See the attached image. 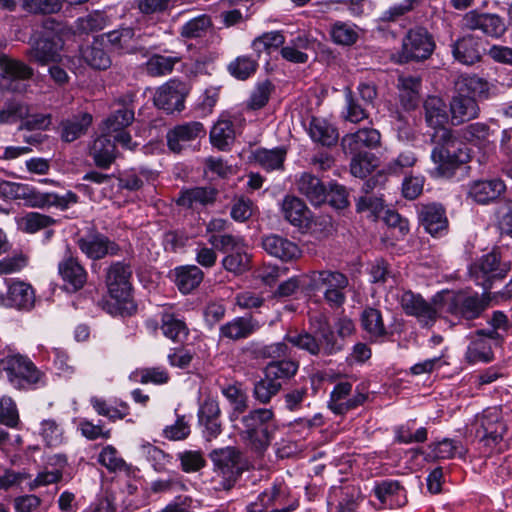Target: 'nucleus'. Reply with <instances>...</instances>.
<instances>
[{
    "label": "nucleus",
    "mask_w": 512,
    "mask_h": 512,
    "mask_svg": "<svg viewBox=\"0 0 512 512\" xmlns=\"http://www.w3.org/2000/svg\"><path fill=\"white\" fill-rule=\"evenodd\" d=\"M63 46V40L59 35V29H46L44 34L37 39L34 47V59L46 63L56 61L60 57L59 51Z\"/></svg>",
    "instance_id": "4be33fe9"
},
{
    "label": "nucleus",
    "mask_w": 512,
    "mask_h": 512,
    "mask_svg": "<svg viewBox=\"0 0 512 512\" xmlns=\"http://www.w3.org/2000/svg\"><path fill=\"white\" fill-rule=\"evenodd\" d=\"M308 132L314 142L323 146H333L339 139L336 127L324 118L313 117Z\"/></svg>",
    "instance_id": "72a5a7b5"
},
{
    "label": "nucleus",
    "mask_w": 512,
    "mask_h": 512,
    "mask_svg": "<svg viewBox=\"0 0 512 512\" xmlns=\"http://www.w3.org/2000/svg\"><path fill=\"white\" fill-rule=\"evenodd\" d=\"M30 285L22 281H14L8 287L7 295L0 293V305L19 310L28 309L30 305Z\"/></svg>",
    "instance_id": "e433bc0d"
},
{
    "label": "nucleus",
    "mask_w": 512,
    "mask_h": 512,
    "mask_svg": "<svg viewBox=\"0 0 512 512\" xmlns=\"http://www.w3.org/2000/svg\"><path fill=\"white\" fill-rule=\"evenodd\" d=\"M9 382L17 389H28L31 385V362L20 354L9 355L1 361Z\"/></svg>",
    "instance_id": "2eb2a0df"
},
{
    "label": "nucleus",
    "mask_w": 512,
    "mask_h": 512,
    "mask_svg": "<svg viewBox=\"0 0 512 512\" xmlns=\"http://www.w3.org/2000/svg\"><path fill=\"white\" fill-rule=\"evenodd\" d=\"M215 191L210 188L195 187L185 190L177 200V204L187 208H193L195 205H206L215 199Z\"/></svg>",
    "instance_id": "603ef678"
},
{
    "label": "nucleus",
    "mask_w": 512,
    "mask_h": 512,
    "mask_svg": "<svg viewBox=\"0 0 512 512\" xmlns=\"http://www.w3.org/2000/svg\"><path fill=\"white\" fill-rule=\"evenodd\" d=\"M80 251L92 260H99L107 255H117L120 247L101 233H92L77 240Z\"/></svg>",
    "instance_id": "4468645a"
},
{
    "label": "nucleus",
    "mask_w": 512,
    "mask_h": 512,
    "mask_svg": "<svg viewBox=\"0 0 512 512\" xmlns=\"http://www.w3.org/2000/svg\"><path fill=\"white\" fill-rule=\"evenodd\" d=\"M299 369L298 361L291 359H282L270 362L265 370L266 376L272 377V379L281 382L286 381L294 377Z\"/></svg>",
    "instance_id": "09e8293b"
},
{
    "label": "nucleus",
    "mask_w": 512,
    "mask_h": 512,
    "mask_svg": "<svg viewBox=\"0 0 512 512\" xmlns=\"http://www.w3.org/2000/svg\"><path fill=\"white\" fill-rule=\"evenodd\" d=\"M457 91L472 96L475 99H486L489 97L490 85L485 79L475 74H466L459 77L457 82Z\"/></svg>",
    "instance_id": "c03bdc74"
},
{
    "label": "nucleus",
    "mask_w": 512,
    "mask_h": 512,
    "mask_svg": "<svg viewBox=\"0 0 512 512\" xmlns=\"http://www.w3.org/2000/svg\"><path fill=\"white\" fill-rule=\"evenodd\" d=\"M425 119L427 124L434 129L446 128L447 112L444 102L438 97H429L425 103Z\"/></svg>",
    "instance_id": "49530a36"
},
{
    "label": "nucleus",
    "mask_w": 512,
    "mask_h": 512,
    "mask_svg": "<svg viewBox=\"0 0 512 512\" xmlns=\"http://www.w3.org/2000/svg\"><path fill=\"white\" fill-rule=\"evenodd\" d=\"M452 53L455 60L464 65H473L481 59L478 41L471 35L458 39L452 46Z\"/></svg>",
    "instance_id": "4c0bfd02"
},
{
    "label": "nucleus",
    "mask_w": 512,
    "mask_h": 512,
    "mask_svg": "<svg viewBox=\"0 0 512 512\" xmlns=\"http://www.w3.org/2000/svg\"><path fill=\"white\" fill-rule=\"evenodd\" d=\"M222 394L233 406L230 419L236 421L248 408L247 394L237 385H228L222 388Z\"/></svg>",
    "instance_id": "5fc2aeb1"
},
{
    "label": "nucleus",
    "mask_w": 512,
    "mask_h": 512,
    "mask_svg": "<svg viewBox=\"0 0 512 512\" xmlns=\"http://www.w3.org/2000/svg\"><path fill=\"white\" fill-rule=\"evenodd\" d=\"M353 157L350 163V171L353 176L365 178L375 167L374 154L367 151L350 153Z\"/></svg>",
    "instance_id": "13d9d810"
},
{
    "label": "nucleus",
    "mask_w": 512,
    "mask_h": 512,
    "mask_svg": "<svg viewBox=\"0 0 512 512\" xmlns=\"http://www.w3.org/2000/svg\"><path fill=\"white\" fill-rule=\"evenodd\" d=\"M510 269V263L502 262L499 254L491 251L470 265L469 275L476 285L488 291L493 281L505 277Z\"/></svg>",
    "instance_id": "39448f33"
},
{
    "label": "nucleus",
    "mask_w": 512,
    "mask_h": 512,
    "mask_svg": "<svg viewBox=\"0 0 512 512\" xmlns=\"http://www.w3.org/2000/svg\"><path fill=\"white\" fill-rule=\"evenodd\" d=\"M282 384L272 377L266 376L254 384L253 397L261 404H268L281 390Z\"/></svg>",
    "instance_id": "4d7b16f0"
},
{
    "label": "nucleus",
    "mask_w": 512,
    "mask_h": 512,
    "mask_svg": "<svg viewBox=\"0 0 512 512\" xmlns=\"http://www.w3.org/2000/svg\"><path fill=\"white\" fill-rule=\"evenodd\" d=\"M235 130L233 122L227 118H220L210 131V140L213 146L225 150L233 143Z\"/></svg>",
    "instance_id": "a18cd8bd"
},
{
    "label": "nucleus",
    "mask_w": 512,
    "mask_h": 512,
    "mask_svg": "<svg viewBox=\"0 0 512 512\" xmlns=\"http://www.w3.org/2000/svg\"><path fill=\"white\" fill-rule=\"evenodd\" d=\"M401 306L406 315L417 319L422 327H431L439 317L435 304L427 302L421 295L405 291L400 299Z\"/></svg>",
    "instance_id": "9b49d317"
},
{
    "label": "nucleus",
    "mask_w": 512,
    "mask_h": 512,
    "mask_svg": "<svg viewBox=\"0 0 512 512\" xmlns=\"http://www.w3.org/2000/svg\"><path fill=\"white\" fill-rule=\"evenodd\" d=\"M431 141L435 144L431 158L441 176H453L455 170L471 158L466 145L454 137L448 128H440L433 132Z\"/></svg>",
    "instance_id": "7ed1b4c3"
},
{
    "label": "nucleus",
    "mask_w": 512,
    "mask_h": 512,
    "mask_svg": "<svg viewBox=\"0 0 512 512\" xmlns=\"http://www.w3.org/2000/svg\"><path fill=\"white\" fill-rule=\"evenodd\" d=\"M133 376L141 384L153 383L156 385L166 384L169 379V373L164 367H149L137 369Z\"/></svg>",
    "instance_id": "0e129e2a"
},
{
    "label": "nucleus",
    "mask_w": 512,
    "mask_h": 512,
    "mask_svg": "<svg viewBox=\"0 0 512 512\" xmlns=\"http://www.w3.org/2000/svg\"><path fill=\"white\" fill-rule=\"evenodd\" d=\"M89 155L97 167L109 168L117 158L116 145L111 136L102 132V135L97 137L90 146Z\"/></svg>",
    "instance_id": "c85d7f7f"
},
{
    "label": "nucleus",
    "mask_w": 512,
    "mask_h": 512,
    "mask_svg": "<svg viewBox=\"0 0 512 512\" xmlns=\"http://www.w3.org/2000/svg\"><path fill=\"white\" fill-rule=\"evenodd\" d=\"M287 151L283 147L273 149L258 148L253 152V159L266 171L282 170Z\"/></svg>",
    "instance_id": "ea45409f"
},
{
    "label": "nucleus",
    "mask_w": 512,
    "mask_h": 512,
    "mask_svg": "<svg viewBox=\"0 0 512 512\" xmlns=\"http://www.w3.org/2000/svg\"><path fill=\"white\" fill-rule=\"evenodd\" d=\"M331 40L341 46H351L359 38L357 26L348 22L336 21L330 28Z\"/></svg>",
    "instance_id": "3c124183"
},
{
    "label": "nucleus",
    "mask_w": 512,
    "mask_h": 512,
    "mask_svg": "<svg viewBox=\"0 0 512 512\" xmlns=\"http://www.w3.org/2000/svg\"><path fill=\"white\" fill-rule=\"evenodd\" d=\"M452 122L461 124L478 116L479 106L474 97L458 91L450 103Z\"/></svg>",
    "instance_id": "c756f323"
},
{
    "label": "nucleus",
    "mask_w": 512,
    "mask_h": 512,
    "mask_svg": "<svg viewBox=\"0 0 512 512\" xmlns=\"http://www.w3.org/2000/svg\"><path fill=\"white\" fill-rule=\"evenodd\" d=\"M433 456L437 459H451L456 455H463L465 453L461 442L444 438L437 443L431 444Z\"/></svg>",
    "instance_id": "69168bd1"
},
{
    "label": "nucleus",
    "mask_w": 512,
    "mask_h": 512,
    "mask_svg": "<svg viewBox=\"0 0 512 512\" xmlns=\"http://www.w3.org/2000/svg\"><path fill=\"white\" fill-rule=\"evenodd\" d=\"M205 135L202 123L194 121L175 126L167 133V143L170 150L179 153L190 142Z\"/></svg>",
    "instance_id": "412c9836"
},
{
    "label": "nucleus",
    "mask_w": 512,
    "mask_h": 512,
    "mask_svg": "<svg viewBox=\"0 0 512 512\" xmlns=\"http://www.w3.org/2000/svg\"><path fill=\"white\" fill-rule=\"evenodd\" d=\"M220 417L219 402L212 397H206L199 406L198 422L203 427L202 433L207 441H211L221 434L222 423Z\"/></svg>",
    "instance_id": "dca6fc26"
},
{
    "label": "nucleus",
    "mask_w": 512,
    "mask_h": 512,
    "mask_svg": "<svg viewBox=\"0 0 512 512\" xmlns=\"http://www.w3.org/2000/svg\"><path fill=\"white\" fill-rule=\"evenodd\" d=\"M257 59L252 56H239L228 65L230 74L237 79L245 80L256 72Z\"/></svg>",
    "instance_id": "bf43d9fd"
},
{
    "label": "nucleus",
    "mask_w": 512,
    "mask_h": 512,
    "mask_svg": "<svg viewBox=\"0 0 512 512\" xmlns=\"http://www.w3.org/2000/svg\"><path fill=\"white\" fill-rule=\"evenodd\" d=\"M31 70L19 60L0 56V92L23 93L29 86Z\"/></svg>",
    "instance_id": "6e6552de"
},
{
    "label": "nucleus",
    "mask_w": 512,
    "mask_h": 512,
    "mask_svg": "<svg viewBox=\"0 0 512 512\" xmlns=\"http://www.w3.org/2000/svg\"><path fill=\"white\" fill-rule=\"evenodd\" d=\"M418 218L425 231L433 237H442L448 233L449 222L444 207L432 203L422 205Z\"/></svg>",
    "instance_id": "a211bd4d"
},
{
    "label": "nucleus",
    "mask_w": 512,
    "mask_h": 512,
    "mask_svg": "<svg viewBox=\"0 0 512 512\" xmlns=\"http://www.w3.org/2000/svg\"><path fill=\"white\" fill-rule=\"evenodd\" d=\"M315 288L324 287L323 292L326 303L331 308H340L346 301V288L349 285L347 276L339 271L321 270L313 271L310 276Z\"/></svg>",
    "instance_id": "423d86ee"
},
{
    "label": "nucleus",
    "mask_w": 512,
    "mask_h": 512,
    "mask_svg": "<svg viewBox=\"0 0 512 512\" xmlns=\"http://www.w3.org/2000/svg\"><path fill=\"white\" fill-rule=\"evenodd\" d=\"M210 458L216 471L224 477H230L239 464L240 453L234 447H226L212 451Z\"/></svg>",
    "instance_id": "f704fd0d"
},
{
    "label": "nucleus",
    "mask_w": 512,
    "mask_h": 512,
    "mask_svg": "<svg viewBox=\"0 0 512 512\" xmlns=\"http://www.w3.org/2000/svg\"><path fill=\"white\" fill-rule=\"evenodd\" d=\"M58 272L65 289L69 292L81 290L87 282L88 273L86 269L70 251H67L63 259L59 262Z\"/></svg>",
    "instance_id": "ddd939ff"
},
{
    "label": "nucleus",
    "mask_w": 512,
    "mask_h": 512,
    "mask_svg": "<svg viewBox=\"0 0 512 512\" xmlns=\"http://www.w3.org/2000/svg\"><path fill=\"white\" fill-rule=\"evenodd\" d=\"M188 93L189 89L185 82L171 79L157 89L153 97L154 104L168 113L180 112L184 109Z\"/></svg>",
    "instance_id": "9d476101"
},
{
    "label": "nucleus",
    "mask_w": 512,
    "mask_h": 512,
    "mask_svg": "<svg viewBox=\"0 0 512 512\" xmlns=\"http://www.w3.org/2000/svg\"><path fill=\"white\" fill-rule=\"evenodd\" d=\"M284 340L294 347L305 350L311 355L321 353V346L317 340L309 333H288L284 336Z\"/></svg>",
    "instance_id": "774afa93"
},
{
    "label": "nucleus",
    "mask_w": 512,
    "mask_h": 512,
    "mask_svg": "<svg viewBox=\"0 0 512 512\" xmlns=\"http://www.w3.org/2000/svg\"><path fill=\"white\" fill-rule=\"evenodd\" d=\"M435 43L429 32L422 27L408 31L402 41V50L396 61L405 63L410 60L427 59L433 52Z\"/></svg>",
    "instance_id": "0eeeda50"
},
{
    "label": "nucleus",
    "mask_w": 512,
    "mask_h": 512,
    "mask_svg": "<svg viewBox=\"0 0 512 512\" xmlns=\"http://www.w3.org/2000/svg\"><path fill=\"white\" fill-rule=\"evenodd\" d=\"M487 306L488 302L478 293L473 295L459 294L452 298L447 311L466 320H473L478 318Z\"/></svg>",
    "instance_id": "6ab92c4d"
},
{
    "label": "nucleus",
    "mask_w": 512,
    "mask_h": 512,
    "mask_svg": "<svg viewBox=\"0 0 512 512\" xmlns=\"http://www.w3.org/2000/svg\"><path fill=\"white\" fill-rule=\"evenodd\" d=\"M261 327L262 324L251 315L238 316L220 326L219 338L231 341L247 339Z\"/></svg>",
    "instance_id": "aec40b11"
},
{
    "label": "nucleus",
    "mask_w": 512,
    "mask_h": 512,
    "mask_svg": "<svg viewBox=\"0 0 512 512\" xmlns=\"http://www.w3.org/2000/svg\"><path fill=\"white\" fill-rule=\"evenodd\" d=\"M374 494L384 506L390 509L400 508L407 502L406 490L397 480L386 479L377 482Z\"/></svg>",
    "instance_id": "5701e85b"
},
{
    "label": "nucleus",
    "mask_w": 512,
    "mask_h": 512,
    "mask_svg": "<svg viewBox=\"0 0 512 512\" xmlns=\"http://www.w3.org/2000/svg\"><path fill=\"white\" fill-rule=\"evenodd\" d=\"M284 43L285 37L281 32L271 31L256 37L252 41L251 47L259 58L262 53L270 55Z\"/></svg>",
    "instance_id": "864d4df0"
},
{
    "label": "nucleus",
    "mask_w": 512,
    "mask_h": 512,
    "mask_svg": "<svg viewBox=\"0 0 512 512\" xmlns=\"http://www.w3.org/2000/svg\"><path fill=\"white\" fill-rule=\"evenodd\" d=\"M368 106L359 101L357 95L350 89H345V110L343 117L351 123H359L368 118Z\"/></svg>",
    "instance_id": "8fccbe9b"
},
{
    "label": "nucleus",
    "mask_w": 512,
    "mask_h": 512,
    "mask_svg": "<svg viewBox=\"0 0 512 512\" xmlns=\"http://www.w3.org/2000/svg\"><path fill=\"white\" fill-rule=\"evenodd\" d=\"M297 188L300 194L304 195L312 205L319 206L327 198L326 188L321 180L310 174L303 173L297 180Z\"/></svg>",
    "instance_id": "473e14b6"
},
{
    "label": "nucleus",
    "mask_w": 512,
    "mask_h": 512,
    "mask_svg": "<svg viewBox=\"0 0 512 512\" xmlns=\"http://www.w3.org/2000/svg\"><path fill=\"white\" fill-rule=\"evenodd\" d=\"M381 135L374 128L359 129L342 138L341 145L345 153H356L363 148L373 149L379 146Z\"/></svg>",
    "instance_id": "a878e982"
},
{
    "label": "nucleus",
    "mask_w": 512,
    "mask_h": 512,
    "mask_svg": "<svg viewBox=\"0 0 512 512\" xmlns=\"http://www.w3.org/2000/svg\"><path fill=\"white\" fill-rule=\"evenodd\" d=\"M81 57L93 69H108L111 66V58L104 50V35L95 37L89 46L81 49Z\"/></svg>",
    "instance_id": "7c9ffc66"
},
{
    "label": "nucleus",
    "mask_w": 512,
    "mask_h": 512,
    "mask_svg": "<svg viewBox=\"0 0 512 512\" xmlns=\"http://www.w3.org/2000/svg\"><path fill=\"white\" fill-rule=\"evenodd\" d=\"M271 502L273 512H291L298 506V501L290 496L289 488L284 483H275L271 488L266 489Z\"/></svg>",
    "instance_id": "c9c22d12"
},
{
    "label": "nucleus",
    "mask_w": 512,
    "mask_h": 512,
    "mask_svg": "<svg viewBox=\"0 0 512 512\" xmlns=\"http://www.w3.org/2000/svg\"><path fill=\"white\" fill-rule=\"evenodd\" d=\"M417 158L412 151H404L398 157L387 164L383 171H379L375 176L370 178L364 184V189L368 192L373 189L377 184H384L386 181V174L400 175L405 168H410L415 165Z\"/></svg>",
    "instance_id": "cd10ccee"
},
{
    "label": "nucleus",
    "mask_w": 512,
    "mask_h": 512,
    "mask_svg": "<svg viewBox=\"0 0 512 512\" xmlns=\"http://www.w3.org/2000/svg\"><path fill=\"white\" fill-rule=\"evenodd\" d=\"M90 404L95 412L115 422L121 420L129 414V406L125 402H119L116 405H110L106 400L93 396L90 398Z\"/></svg>",
    "instance_id": "de8ad7c7"
},
{
    "label": "nucleus",
    "mask_w": 512,
    "mask_h": 512,
    "mask_svg": "<svg viewBox=\"0 0 512 512\" xmlns=\"http://www.w3.org/2000/svg\"><path fill=\"white\" fill-rule=\"evenodd\" d=\"M106 20L103 14L99 12L90 13L85 17H80L75 21V34H89L102 30L105 27Z\"/></svg>",
    "instance_id": "338daca9"
},
{
    "label": "nucleus",
    "mask_w": 512,
    "mask_h": 512,
    "mask_svg": "<svg viewBox=\"0 0 512 512\" xmlns=\"http://www.w3.org/2000/svg\"><path fill=\"white\" fill-rule=\"evenodd\" d=\"M352 384L348 381L338 382L330 393L328 407L337 415H343L364 404L368 393L364 384L358 385L351 396Z\"/></svg>",
    "instance_id": "1a4fd4ad"
},
{
    "label": "nucleus",
    "mask_w": 512,
    "mask_h": 512,
    "mask_svg": "<svg viewBox=\"0 0 512 512\" xmlns=\"http://www.w3.org/2000/svg\"><path fill=\"white\" fill-rule=\"evenodd\" d=\"M175 283L179 291L188 294L200 285L204 274L195 265L182 266L175 269Z\"/></svg>",
    "instance_id": "79ce46f5"
},
{
    "label": "nucleus",
    "mask_w": 512,
    "mask_h": 512,
    "mask_svg": "<svg viewBox=\"0 0 512 512\" xmlns=\"http://www.w3.org/2000/svg\"><path fill=\"white\" fill-rule=\"evenodd\" d=\"M160 328L163 335L173 342H184L189 335V328L184 319L170 311L162 312Z\"/></svg>",
    "instance_id": "2f4dec72"
},
{
    "label": "nucleus",
    "mask_w": 512,
    "mask_h": 512,
    "mask_svg": "<svg viewBox=\"0 0 512 512\" xmlns=\"http://www.w3.org/2000/svg\"><path fill=\"white\" fill-rule=\"evenodd\" d=\"M498 337L499 333L494 330H479L467 347L465 360L469 364L491 362L494 359V353L490 341Z\"/></svg>",
    "instance_id": "f3484780"
},
{
    "label": "nucleus",
    "mask_w": 512,
    "mask_h": 512,
    "mask_svg": "<svg viewBox=\"0 0 512 512\" xmlns=\"http://www.w3.org/2000/svg\"><path fill=\"white\" fill-rule=\"evenodd\" d=\"M123 107L113 112L102 124V132L112 136V134L124 131L134 120V111L126 106L125 100H118Z\"/></svg>",
    "instance_id": "a19ab883"
},
{
    "label": "nucleus",
    "mask_w": 512,
    "mask_h": 512,
    "mask_svg": "<svg viewBox=\"0 0 512 512\" xmlns=\"http://www.w3.org/2000/svg\"><path fill=\"white\" fill-rule=\"evenodd\" d=\"M283 218L299 231L309 230L313 224V214L306 204L298 197L286 195L281 203Z\"/></svg>",
    "instance_id": "f8f14e48"
},
{
    "label": "nucleus",
    "mask_w": 512,
    "mask_h": 512,
    "mask_svg": "<svg viewBox=\"0 0 512 512\" xmlns=\"http://www.w3.org/2000/svg\"><path fill=\"white\" fill-rule=\"evenodd\" d=\"M250 257L245 251V247L230 252L222 260L225 270L236 275L242 274L249 269Z\"/></svg>",
    "instance_id": "052dcab7"
},
{
    "label": "nucleus",
    "mask_w": 512,
    "mask_h": 512,
    "mask_svg": "<svg viewBox=\"0 0 512 512\" xmlns=\"http://www.w3.org/2000/svg\"><path fill=\"white\" fill-rule=\"evenodd\" d=\"M208 242L222 252H232L245 247L242 237L229 233L212 234L208 236Z\"/></svg>",
    "instance_id": "680f3d73"
},
{
    "label": "nucleus",
    "mask_w": 512,
    "mask_h": 512,
    "mask_svg": "<svg viewBox=\"0 0 512 512\" xmlns=\"http://www.w3.org/2000/svg\"><path fill=\"white\" fill-rule=\"evenodd\" d=\"M253 347V353L256 357L260 358H281L291 355V349L288 346V342L284 339L281 342L271 343L269 345H261L258 343H251Z\"/></svg>",
    "instance_id": "e2e57ef3"
},
{
    "label": "nucleus",
    "mask_w": 512,
    "mask_h": 512,
    "mask_svg": "<svg viewBox=\"0 0 512 512\" xmlns=\"http://www.w3.org/2000/svg\"><path fill=\"white\" fill-rule=\"evenodd\" d=\"M361 326L370 340L377 341L387 334L382 314L375 308H366L361 314Z\"/></svg>",
    "instance_id": "37998d69"
},
{
    "label": "nucleus",
    "mask_w": 512,
    "mask_h": 512,
    "mask_svg": "<svg viewBox=\"0 0 512 512\" xmlns=\"http://www.w3.org/2000/svg\"><path fill=\"white\" fill-rule=\"evenodd\" d=\"M236 421L241 439L251 450L263 453L268 449L276 432L275 414L272 409H253Z\"/></svg>",
    "instance_id": "f257e3e1"
},
{
    "label": "nucleus",
    "mask_w": 512,
    "mask_h": 512,
    "mask_svg": "<svg viewBox=\"0 0 512 512\" xmlns=\"http://www.w3.org/2000/svg\"><path fill=\"white\" fill-rule=\"evenodd\" d=\"M132 267L124 261H116L106 269L105 283L115 305H109L108 312L112 315H132L137 310L133 299Z\"/></svg>",
    "instance_id": "f03ea898"
},
{
    "label": "nucleus",
    "mask_w": 512,
    "mask_h": 512,
    "mask_svg": "<svg viewBox=\"0 0 512 512\" xmlns=\"http://www.w3.org/2000/svg\"><path fill=\"white\" fill-rule=\"evenodd\" d=\"M104 37L111 46L123 53H135L145 48V41L141 34L135 33L132 28H121L108 32Z\"/></svg>",
    "instance_id": "bb28decb"
},
{
    "label": "nucleus",
    "mask_w": 512,
    "mask_h": 512,
    "mask_svg": "<svg viewBox=\"0 0 512 512\" xmlns=\"http://www.w3.org/2000/svg\"><path fill=\"white\" fill-rule=\"evenodd\" d=\"M92 115L80 113L71 119L61 122V138L65 142H72L84 135L92 124Z\"/></svg>",
    "instance_id": "58836bf2"
},
{
    "label": "nucleus",
    "mask_w": 512,
    "mask_h": 512,
    "mask_svg": "<svg viewBox=\"0 0 512 512\" xmlns=\"http://www.w3.org/2000/svg\"><path fill=\"white\" fill-rule=\"evenodd\" d=\"M506 430L502 412L497 407L484 409L470 424V433L489 449H493L502 441Z\"/></svg>",
    "instance_id": "20e7f679"
},
{
    "label": "nucleus",
    "mask_w": 512,
    "mask_h": 512,
    "mask_svg": "<svg viewBox=\"0 0 512 512\" xmlns=\"http://www.w3.org/2000/svg\"><path fill=\"white\" fill-rule=\"evenodd\" d=\"M506 190L505 183L499 178L473 181L468 186V197L479 204L496 200Z\"/></svg>",
    "instance_id": "b1692460"
},
{
    "label": "nucleus",
    "mask_w": 512,
    "mask_h": 512,
    "mask_svg": "<svg viewBox=\"0 0 512 512\" xmlns=\"http://www.w3.org/2000/svg\"><path fill=\"white\" fill-rule=\"evenodd\" d=\"M181 56L152 55L146 62L147 73L151 76H164L171 73L176 63L180 62Z\"/></svg>",
    "instance_id": "6e6d98bb"
},
{
    "label": "nucleus",
    "mask_w": 512,
    "mask_h": 512,
    "mask_svg": "<svg viewBox=\"0 0 512 512\" xmlns=\"http://www.w3.org/2000/svg\"><path fill=\"white\" fill-rule=\"evenodd\" d=\"M262 247L271 256L285 262L296 260L302 254L301 249L295 242L279 235L264 237Z\"/></svg>",
    "instance_id": "393cba45"
}]
</instances>
